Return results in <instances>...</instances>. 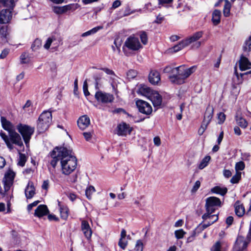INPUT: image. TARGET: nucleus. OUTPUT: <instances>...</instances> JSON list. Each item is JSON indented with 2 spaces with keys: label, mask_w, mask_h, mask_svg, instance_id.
<instances>
[{
  "label": "nucleus",
  "mask_w": 251,
  "mask_h": 251,
  "mask_svg": "<svg viewBox=\"0 0 251 251\" xmlns=\"http://www.w3.org/2000/svg\"><path fill=\"white\" fill-rule=\"evenodd\" d=\"M184 222L182 220L180 219L176 221L175 224V227H180L182 226L183 225Z\"/></svg>",
  "instance_id": "obj_62"
},
{
  "label": "nucleus",
  "mask_w": 251,
  "mask_h": 251,
  "mask_svg": "<svg viewBox=\"0 0 251 251\" xmlns=\"http://www.w3.org/2000/svg\"><path fill=\"white\" fill-rule=\"evenodd\" d=\"M234 206L236 215L239 217L243 216L245 214V210L241 202L239 201H236Z\"/></svg>",
  "instance_id": "obj_22"
},
{
  "label": "nucleus",
  "mask_w": 251,
  "mask_h": 251,
  "mask_svg": "<svg viewBox=\"0 0 251 251\" xmlns=\"http://www.w3.org/2000/svg\"><path fill=\"white\" fill-rule=\"evenodd\" d=\"M9 50L7 49H4L2 50L1 53L0 55V58L1 59L4 58L8 54Z\"/></svg>",
  "instance_id": "obj_58"
},
{
  "label": "nucleus",
  "mask_w": 251,
  "mask_h": 251,
  "mask_svg": "<svg viewBox=\"0 0 251 251\" xmlns=\"http://www.w3.org/2000/svg\"><path fill=\"white\" fill-rule=\"evenodd\" d=\"M214 109L213 107L208 105L206 109L204 115L203 122L209 124L213 118Z\"/></svg>",
  "instance_id": "obj_23"
},
{
  "label": "nucleus",
  "mask_w": 251,
  "mask_h": 251,
  "mask_svg": "<svg viewBox=\"0 0 251 251\" xmlns=\"http://www.w3.org/2000/svg\"><path fill=\"white\" fill-rule=\"evenodd\" d=\"M14 8H6L0 11V24H8L12 18Z\"/></svg>",
  "instance_id": "obj_9"
},
{
  "label": "nucleus",
  "mask_w": 251,
  "mask_h": 251,
  "mask_svg": "<svg viewBox=\"0 0 251 251\" xmlns=\"http://www.w3.org/2000/svg\"><path fill=\"white\" fill-rule=\"evenodd\" d=\"M81 229L84 236L87 240L91 239L92 231L88 222L85 220H82L81 223Z\"/></svg>",
  "instance_id": "obj_14"
},
{
  "label": "nucleus",
  "mask_w": 251,
  "mask_h": 251,
  "mask_svg": "<svg viewBox=\"0 0 251 251\" xmlns=\"http://www.w3.org/2000/svg\"><path fill=\"white\" fill-rule=\"evenodd\" d=\"M136 103L140 112L146 115H149L151 113L152 107L147 102L139 100L136 101Z\"/></svg>",
  "instance_id": "obj_12"
},
{
  "label": "nucleus",
  "mask_w": 251,
  "mask_h": 251,
  "mask_svg": "<svg viewBox=\"0 0 251 251\" xmlns=\"http://www.w3.org/2000/svg\"><path fill=\"white\" fill-rule=\"evenodd\" d=\"M26 198L30 199L35 194V188L32 181H29L25 190Z\"/></svg>",
  "instance_id": "obj_18"
},
{
  "label": "nucleus",
  "mask_w": 251,
  "mask_h": 251,
  "mask_svg": "<svg viewBox=\"0 0 251 251\" xmlns=\"http://www.w3.org/2000/svg\"><path fill=\"white\" fill-rule=\"evenodd\" d=\"M126 231L125 229H122L121 233V238L119 240L118 245L121 248L124 250L127 245V241L126 239Z\"/></svg>",
  "instance_id": "obj_27"
},
{
  "label": "nucleus",
  "mask_w": 251,
  "mask_h": 251,
  "mask_svg": "<svg viewBox=\"0 0 251 251\" xmlns=\"http://www.w3.org/2000/svg\"><path fill=\"white\" fill-rule=\"evenodd\" d=\"M233 221V217L232 216H228L226 219V223L228 226L232 225Z\"/></svg>",
  "instance_id": "obj_61"
},
{
  "label": "nucleus",
  "mask_w": 251,
  "mask_h": 251,
  "mask_svg": "<svg viewBox=\"0 0 251 251\" xmlns=\"http://www.w3.org/2000/svg\"><path fill=\"white\" fill-rule=\"evenodd\" d=\"M149 99L152 101L154 107L158 108L162 103V97L157 92H154Z\"/></svg>",
  "instance_id": "obj_19"
},
{
  "label": "nucleus",
  "mask_w": 251,
  "mask_h": 251,
  "mask_svg": "<svg viewBox=\"0 0 251 251\" xmlns=\"http://www.w3.org/2000/svg\"><path fill=\"white\" fill-rule=\"evenodd\" d=\"M101 28H102L101 26H97L94 27L93 29L82 34L81 36L84 37L87 36H89L90 35L95 33L96 32L98 31V30Z\"/></svg>",
  "instance_id": "obj_37"
},
{
  "label": "nucleus",
  "mask_w": 251,
  "mask_h": 251,
  "mask_svg": "<svg viewBox=\"0 0 251 251\" xmlns=\"http://www.w3.org/2000/svg\"><path fill=\"white\" fill-rule=\"evenodd\" d=\"M241 178V173L240 172H236V174L234 175L230 179V182L234 184L238 182Z\"/></svg>",
  "instance_id": "obj_39"
},
{
  "label": "nucleus",
  "mask_w": 251,
  "mask_h": 251,
  "mask_svg": "<svg viewBox=\"0 0 251 251\" xmlns=\"http://www.w3.org/2000/svg\"><path fill=\"white\" fill-rule=\"evenodd\" d=\"M59 151H61V147H56L50 152V156L52 159L50 161V164L53 169L55 168L58 161L60 160V157L58 156Z\"/></svg>",
  "instance_id": "obj_17"
},
{
  "label": "nucleus",
  "mask_w": 251,
  "mask_h": 251,
  "mask_svg": "<svg viewBox=\"0 0 251 251\" xmlns=\"http://www.w3.org/2000/svg\"><path fill=\"white\" fill-rule=\"evenodd\" d=\"M72 152L64 147H61V151H59L58 156L60 157L62 173L66 175L72 173L77 165V159Z\"/></svg>",
  "instance_id": "obj_2"
},
{
  "label": "nucleus",
  "mask_w": 251,
  "mask_h": 251,
  "mask_svg": "<svg viewBox=\"0 0 251 251\" xmlns=\"http://www.w3.org/2000/svg\"><path fill=\"white\" fill-rule=\"evenodd\" d=\"M39 202V201H35L34 202H32V203L29 204L27 206V210L29 211H30L32 209V208L33 207L36 206L38 204Z\"/></svg>",
  "instance_id": "obj_57"
},
{
  "label": "nucleus",
  "mask_w": 251,
  "mask_h": 251,
  "mask_svg": "<svg viewBox=\"0 0 251 251\" xmlns=\"http://www.w3.org/2000/svg\"><path fill=\"white\" fill-rule=\"evenodd\" d=\"M218 123L222 124L226 119V115L223 112L219 113L218 115Z\"/></svg>",
  "instance_id": "obj_48"
},
{
  "label": "nucleus",
  "mask_w": 251,
  "mask_h": 251,
  "mask_svg": "<svg viewBox=\"0 0 251 251\" xmlns=\"http://www.w3.org/2000/svg\"><path fill=\"white\" fill-rule=\"evenodd\" d=\"M173 0H158V4L164 5L165 4H168L172 2Z\"/></svg>",
  "instance_id": "obj_60"
},
{
  "label": "nucleus",
  "mask_w": 251,
  "mask_h": 251,
  "mask_svg": "<svg viewBox=\"0 0 251 251\" xmlns=\"http://www.w3.org/2000/svg\"><path fill=\"white\" fill-rule=\"evenodd\" d=\"M227 191V189L226 187L222 188L220 186H215L211 189V192L213 193L220 194L222 196H224Z\"/></svg>",
  "instance_id": "obj_30"
},
{
  "label": "nucleus",
  "mask_w": 251,
  "mask_h": 251,
  "mask_svg": "<svg viewBox=\"0 0 251 251\" xmlns=\"http://www.w3.org/2000/svg\"><path fill=\"white\" fill-rule=\"evenodd\" d=\"M54 40V39L52 38H49L46 41V44L44 45V47L46 49H49L53 42Z\"/></svg>",
  "instance_id": "obj_53"
},
{
  "label": "nucleus",
  "mask_w": 251,
  "mask_h": 251,
  "mask_svg": "<svg viewBox=\"0 0 251 251\" xmlns=\"http://www.w3.org/2000/svg\"><path fill=\"white\" fill-rule=\"evenodd\" d=\"M202 218L204 221V223L202 226L203 228H205L216 222L218 220V214H211L205 213L202 215Z\"/></svg>",
  "instance_id": "obj_11"
},
{
  "label": "nucleus",
  "mask_w": 251,
  "mask_h": 251,
  "mask_svg": "<svg viewBox=\"0 0 251 251\" xmlns=\"http://www.w3.org/2000/svg\"><path fill=\"white\" fill-rule=\"evenodd\" d=\"M94 134L93 131L91 132H84L83 133V136L87 141H90Z\"/></svg>",
  "instance_id": "obj_51"
},
{
  "label": "nucleus",
  "mask_w": 251,
  "mask_h": 251,
  "mask_svg": "<svg viewBox=\"0 0 251 251\" xmlns=\"http://www.w3.org/2000/svg\"><path fill=\"white\" fill-rule=\"evenodd\" d=\"M187 46V43L185 40L178 42L177 44L174 45V52H177Z\"/></svg>",
  "instance_id": "obj_32"
},
{
  "label": "nucleus",
  "mask_w": 251,
  "mask_h": 251,
  "mask_svg": "<svg viewBox=\"0 0 251 251\" xmlns=\"http://www.w3.org/2000/svg\"><path fill=\"white\" fill-rule=\"evenodd\" d=\"M250 241L245 237L238 236L232 251H247V247Z\"/></svg>",
  "instance_id": "obj_7"
},
{
  "label": "nucleus",
  "mask_w": 251,
  "mask_h": 251,
  "mask_svg": "<svg viewBox=\"0 0 251 251\" xmlns=\"http://www.w3.org/2000/svg\"><path fill=\"white\" fill-rule=\"evenodd\" d=\"M239 67L241 71H244L251 68V62L248 58L241 56L239 61Z\"/></svg>",
  "instance_id": "obj_24"
},
{
  "label": "nucleus",
  "mask_w": 251,
  "mask_h": 251,
  "mask_svg": "<svg viewBox=\"0 0 251 251\" xmlns=\"http://www.w3.org/2000/svg\"><path fill=\"white\" fill-rule=\"evenodd\" d=\"M195 70V66H192L188 69H186L184 65L176 67L175 74H174V83L178 84L183 83L185 79L194 72Z\"/></svg>",
  "instance_id": "obj_3"
},
{
  "label": "nucleus",
  "mask_w": 251,
  "mask_h": 251,
  "mask_svg": "<svg viewBox=\"0 0 251 251\" xmlns=\"http://www.w3.org/2000/svg\"><path fill=\"white\" fill-rule=\"evenodd\" d=\"M100 70L104 71L107 75H114V72L112 70H110L108 68H102L100 69Z\"/></svg>",
  "instance_id": "obj_55"
},
{
  "label": "nucleus",
  "mask_w": 251,
  "mask_h": 251,
  "mask_svg": "<svg viewBox=\"0 0 251 251\" xmlns=\"http://www.w3.org/2000/svg\"><path fill=\"white\" fill-rule=\"evenodd\" d=\"M236 121L237 124L242 128H245L248 126L246 120L242 117H236Z\"/></svg>",
  "instance_id": "obj_34"
},
{
  "label": "nucleus",
  "mask_w": 251,
  "mask_h": 251,
  "mask_svg": "<svg viewBox=\"0 0 251 251\" xmlns=\"http://www.w3.org/2000/svg\"><path fill=\"white\" fill-rule=\"evenodd\" d=\"M230 7L231 4L230 2L228 0H226L223 10V13L225 16L227 17L229 15Z\"/></svg>",
  "instance_id": "obj_35"
},
{
  "label": "nucleus",
  "mask_w": 251,
  "mask_h": 251,
  "mask_svg": "<svg viewBox=\"0 0 251 251\" xmlns=\"http://www.w3.org/2000/svg\"><path fill=\"white\" fill-rule=\"evenodd\" d=\"M232 173L230 171L228 170H225L224 171V175L226 177L228 178L231 176Z\"/></svg>",
  "instance_id": "obj_63"
},
{
  "label": "nucleus",
  "mask_w": 251,
  "mask_h": 251,
  "mask_svg": "<svg viewBox=\"0 0 251 251\" xmlns=\"http://www.w3.org/2000/svg\"><path fill=\"white\" fill-rule=\"evenodd\" d=\"M200 186H201V182L199 180H197L195 182L194 185L193 186V187L192 189V192L193 193L196 192L198 190V189L200 188Z\"/></svg>",
  "instance_id": "obj_54"
},
{
  "label": "nucleus",
  "mask_w": 251,
  "mask_h": 251,
  "mask_svg": "<svg viewBox=\"0 0 251 251\" xmlns=\"http://www.w3.org/2000/svg\"><path fill=\"white\" fill-rule=\"evenodd\" d=\"M49 212L48 208L46 205H40L35 210L34 215L41 218L47 215Z\"/></svg>",
  "instance_id": "obj_21"
},
{
  "label": "nucleus",
  "mask_w": 251,
  "mask_h": 251,
  "mask_svg": "<svg viewBox=\"0 0 251 251\" xmlns=\"http://www.w3.org/2000/svg\"><path fill=\"white\" fill-rule=\"evenodd\" d=\"M50 70L52 73V75L54 76H55L57 72V67L56 64L54 62H51L50 63Z\"/></svg>",
  "instance_id": "obj_49"
},
{
  "label": "nucleus",
  "mask_w": 251,
  "mask_h": 251,
  "mask_svg": "<svg viewBox=\"0 0 251 251\" xmlns=\"http://www.w3.org/2000/svg\"><path fill=\"white\" fill-rule=\"evenodd\" d=\"M163 20L164 17L161 16V15L159 14L157 16L156 19L155 20L154 22L157 24H160Z\"/></svg>",
  "instance_id": "obj_59"
},
{
  "label": "nucleus",
  "mask_w": 251,
  "mask_h": 251,
  "mask_svg": "<svg viewBox=\"0 0 251 251\" xmlns=\"http://www.w3.org/2000/svg\"><path fill=\"white\" fill-rule=\"evenodd\" d=\"M210 159L211 157L209 155H207L204 157L200 163L199 165V168L201 170L204 168L208 165Z\"/></svg>",
  "instance_id": "obj_31"
},
{
  "label": "nucleus",
  "mask_w": 251,
  "mask_h": 251,
  "mask_svg": "<svg viewBox=\"0 0 251 251\" xmlns=\"http://www.w3.org/2000/svg\"><path fill=\"white\" fill-rule=\"evenodd\" d=\"M243 48L246 51H251V36L246 41Z\"/></svg>",
  "instance_id": "obj_43"
},
{
  "label": "nucleus",
  "mask_w": 251,
  "mask_h": 251,
  "mask_svg": "<svg viewBox=\"0 0 251 251\" xmlns=\"http://www.w3.org/2000/svg\"><path fill=\"white\" fill-rule=\"evenodd\" d=\"M95 191L94 187L89 186L85 191V195L88 199H91L92 194Z\"/></svg>",
  "instance_id": "obj_40"
},
{
  "label": "nucleus",
  "mask_w": 251,
  "mask_h": 251,
  "mask_svg": "<svg viewBox=\"0 0 251 251\" xmlns=\"http://www.w3.org/2000/svg\"><path fill=\"white\" fill-rule=\"evenodd\" d=\"M124 45L132 50H137L142 47L138 39L133 36L128 37L125 42Z\"/></svg>",
  "instance_id": "obj_8"
},
{
  "label": "nucleus",
  "mask_w": 251,
  "mask_h": 251,
  "mask_svg": "<svg viewBox=\"0 0 251 251\" xmlns=\"http://www.w3.org/2000/svg\"><path fill=\"white\" fill-rule=\"evenodd\" d=\"M186 233V232H185L182 229L176 230L175 231V237L177 239L183 238Z\"/></svg>",
  "instance_id": "obj_41"
},
{
  "label": "nucleus",
  "mask_w": 251,
  "mask_h": 251,
  "mask_svg": "<svg viewBox=\"0 0 251 251\" xmlns=\"http://www.w3.org/2000/svg\"><path fill=\"white\" fill-rule=\"evenodd\" d=\"M245 238L246 239L249 240L250 241H251V220L250 222V227H249V230L248 234H247L246 237H245Z\"/></svg>",
  "instance_id": "obj_64"
},
{
  "label": "nucleus",
  "mask_w": 251,
  "mask_h": 251,
  "mask_svg": "<svg viewBox=\"0 0 251 251\" xmlns=\"http://www.w3.org/2000/svg\"><path fill=\"white\" fill-rule=\"evenodd\" d=\"M17 128L22 135L26 146H28L31 136L34 133V128L27 125L19 124Z\"/></svg>",
  "instance_id": "obj_5"
},
{
  "label": "nucleus",
  "mask_w": 251,
  "mask_h": 251,
  "mask_svg": "<svg viewBox=\"0 0 251 251\" xmlns=\"http://www.w3.org/2000/svg\"><path fill=\"white\" fill-rule=\"evenodd\" d=\"M143 243L141 240L137 241L134 251H143Z\"/></svg>",
  "instance_id": "obj_44"
},
{
  "label": "nucleus",
  "mask_w": 251,
  "mask_h": 251,
  "mask_svg": "<svg viewBox=\"0 0 251 251\" xmlns=\"http://www.w3.org/2000/svg\"><path fill=\"white\" fill-rule=\"evenodd\" d=\"M53 11L57 14H61L63 13V8L62 7H54Z\"/></svg>",
  "instance_id": "obj_56"
},
{
  "label": "nucleus",
  "mask_w": 251,
  "mask_h": 251,
  "mask_svg": "<svg viewBox=\"0 0 251 251\" xmlns=\"http://www.w3.org/2000/svg\"><path fill=\"white\" fill-rule=\"evenodd\" d=\"M95 98L98 101L102 103L111 102L114 100L113 96L111 94L98 91L95 94Z\"/></svg>",
  "instance_id": "obj_13"
},
{
  "label": "nucleus",
  "mask_w": 251,
  "mask_h": 251,
  "mask_svg": "<svg viewBox=\"0 0 251 251\" xmlns=\"http://www.w3.org/2000/svg\"><path fill=\"white\" fill-rule=\"evenodd\" d=\"M52 121V114L50 112L44 111L38 118L37 129L40 133L46 131L50 125Z\"/></svg>",
  "instance_id": "obj_4"
},
{
  "label": "nucleus",
  "mask_w": 251,
  "mask_h": 251,
  "mask_svg": "<svg viewBox=\"0 0 251 251\" xmlns=\"http://www.w3.org/2000/svg\"><path fill=\"white\" fill-rule=\"evenodd\" d=\"M205 208L206 213L212 214L216 209L215 207L221 206V200L215 197H210L206 199Z\"/></svg>",
  "instance_id": "obj_6"
},
{
  "label": "nucleus",
  "mask_w": 251,
  "mask_h": 251,
  "mask_svg": "<svg viewBox=\"0 0 251 251\" xmlns=\"http://www.w3.org/2000/svg\"><path fill=\"white\" fill-rule=\"evenodd\" d=\"M83 90L85 96H88L90 95L88 90V84L86 80H85L83 83Z\"/></svg>",
  "instance_id": "obj_52"
},
{
  "label": "nucleus",
  "mask_w": 251,
  "mask_h": 251,
  "mask_svg": "<svg viewBox=\"0 0 251 251\" xmlns=\"http://www.w3.org/2000/svg\"><path fill=\"white\" fill-rule=\"evenodd\" d=\"M8 26L1 25L0 27V36L1 38H6L8 35Z\"/></svg>",
  "instance_id": "obj_36"
},
{
  "label": "nucleus",
  "mask_w": 251,
  "mask_h": 251,
  "mask_svg": "<svg viewBox=\"0 0 251 251\" xmlns=\"http://www.w3.org/2000/svg\"><path fill=\"white\" fill-rule=\"evenodd\" d=\"M149 80L153 85L158 84L160 81L159 73L155 70H151L149 75Z\"/></svg>",
  "instance_id": "obj_20"
},
{
  "label": "nucleus",
  "mask_w": 251,
  "mask_h": 251,
  "mask_svg": "<svg viewBox=\"0 0 251 251\" xmlns=\"http://www.w3.org/2000/svg\"><path fill=\"white\" fill-rule=\"evenodd\" d=\"M90 124V118L86 115L81 116L77 120V125L81 130L86 129Z\"/></svg>",
  "instance_id": "obj_16"
},
{
  "label": "nucleus",
  "mask_w": 251,
  "mask_h": 251,
  "mask_svg": "<svg viewBox=\"0 0 251 251\" xmlns=\"http://www.w3.org/2000/svg\"><path fill=\"white\" fill-rule=\"evenodd\" d=\"M15 177V173L13 171L9 170L5 174L3 180L4 189L5 191H8L12 186Z\"/></svg>",
  "instance_id": "obj_10"
},
{
  "label": "nucleus",
  "mask_w": 251,
  "mask_h": 251,
  "mask_svg": "<svg viewBox=\"0 0 251 251\" xmlns=\"http://www.w3.org/2000/svg\"><path fill=\"white\" fill-rule=\"evenodd\" d=\"M117 133L120 136H125L127 133L129 134L131 131V129L129 126L125 123L119 124L117 126Z\"/></svg>",
  "instance_id": "obj_15"
},
{
  "label": "nucleus",
  "mask_w": 251,
  "mask_h": 251,
  "mask_svg": "<svg viewBox=\"0 0 251 251\" xmlns=\"http://www.w3.org/2000/svg\"><path fill=\"white\" fill-rule=\"evenodd\" d=\"M235 168L236 172H239V171H242L245 168V164L243 161L238 162L236 163Z\"/></svg>",
  "instance_id": "obj_47"
},
{
  "label": "nucleus",
  "mask_w": 251,
  "mask_h": 251,
  "mask_svg": "<svg viewBox=\"0 0 251 251\" xmlns=\"http://www.w3.org/2000/svg\"><path fill=\"white\" fill-rule=\"evenodd\" d=\"M221 13L220 11L215 10L212 13V21L215 25H217L220 22Z\"/></svg>",
  "instance_id": "obj_29"
},
{
  "label": "nucleus",
  "mask_w": 251,
  "mask_h": 251,
  "mask_svg": "<svg viewBox=\"0 0 251 251\" xmlns=\"http://www.w3.org/2000/svg\"><path fill=\"white\" fill-rule=\"evenodd\" d=\"M1 123L2 127L8 131L9 137L5 133L0 132V135L4 140L8 148L10 150L13 148L12 144H15L19 146L23 145V143L20 135L15 131L14 126L8 121L4 117H1Z\"/></svg>",
  "instance_id": "obj_1"
},
{
  "label": "nucleus",
  "mask_w": 251,
  "mask_h": 251,
  "mask_svg": "<svg viewBox=\"0 0 251 251\" xmlns=\"http://www.w3.org/2000/svg\"><path fill=\"white\" fill-rule=\"evenodd\" d=\"M15 6L14 0H0V7H4L6 8H14Z\"/></svg>",
  "instance_id": "obj_28"
},
{
  "label": "nucleus",
  "mask_w": 251,
  "mask_h": 251,
  "mask_svg": "<svg viewBox=\"0 0 251 251\" xmlns=\"http://www.w3.org/2000/svg\"><path fill=\"white\" fill-rule=\"evenodd\" d=\"M203 33L202 31H199L195 33L189 38L185 40V42L187 43V46L194 42H196L200 39L202 36Z\"/></svg>",
  "instance_id": "obj_26"
},
{
  "label": "nucleus",
  "mask_w": 251,
  "mask_h": 251,
  "mask_svg": "<svg viewBox=\"0 0 251 251\" xmlns=\"http://www.w3.org/2000/svg\"><path fill=\"white\" fill-rule=\"evenodd\" d=\"M137 75V72L133 70H129L127 73V77L129 79H133Z\"/></svg>",
  "instance_id": "obj_50"
},
{
  "label": "nucleus",
  "mask_w": 251,
  "mask_h": 251,
  "mask_svg": "<svg viewBox=\"0 0 251 251\" xmlns=\"http://www.w3.org/2000/svg\"><path fill=\"white\" fill-rule=\"evenodd\" d=\"M68 208L66 206L60 207V212L61 218L66 220L68 217L69 214Z\"/></svg>",
  "instance_id": "obj_33"
},
{
  "label": "nucleus",
  "mask_w": 251,
  "mask_h": 251,
  "mask_svg": "<svg viewBox=\"0 0 251 251\" xmlns=\"http://www.w3.org/2000/svg\"><path fill=\"white\" fill-rule=\"evenodd\" d=\"M26 161V157L25 154L20 153L18 165L23 167Z\"/></svg>",
  "instance_id": "obj_38"
},
{
  "label": "nucleus",
  "mask_w": 251,
  "mask_h": 251,
  "mask_svg": "<svg viewBox=\"0 0 251 251\" xmlns=\"http://www.w3.org/2000/svg\"><path fill=\"white\" fill-rule=\"evenodd\" d=\"M42 45V42L40 39H36L34 41L33 43L31 46V48L33 50H35L39 49Z\"/></svg>",
  "instance_id": "obj_42"
},
{
  "label": "nucleus",
  "mask_w": 251,
  "mask_h": 251,
  "mask_svg": "<svg viewBox=\"0 0 251 251\" xmlns=\"http://www.w3.org/2000/svg\"><path fill=\"white\" fill-rule=\"evenodd\" d=\"M153 92L154 91L146 85H141L138 90L139 94L148 97L149 99Z\"/></svg>",
  "instance_id": "obj_25"
},
{
  "label": "nucleus",
  "mask_w": 251,
  "mask_h": 251,
  "mask_svg": "<svg viewBox=\"0 0 251 251\" xmlns=\"http://www.w3.org/2000/svg\"><path fill=\"white\" fill-rule=\"evenodd\" d=\"M140 37L142 43L144 45H146L148 43V37L145 31L141 32Z\"/></svg>",
  "instance_id": "obj_45"
},
{
  "label": "nucleus",
  "mask_w": 251,
  "mask_h": 251,
  "mask_svg": "<svg viewBox=\"0 0 251 251\" xmlns=\"http://www.w3.org/2000/svg\"><path fill=\"white\" fill-rule=\"evenodd\" d=\"M208 125L209 124H207V123L202 121L201 125L198 130V134L199 135L201 136L203 134Z\"/></svg>",
  "instance_id": "obj_46"
}]
</instances>
